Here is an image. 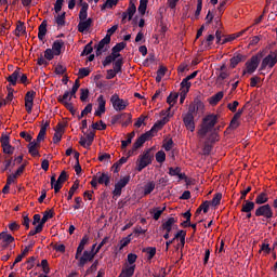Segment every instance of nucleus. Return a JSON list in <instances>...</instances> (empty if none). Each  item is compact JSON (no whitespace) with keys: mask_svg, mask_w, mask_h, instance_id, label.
<instances>
[{"mask_svg":"<svg viewBox=\"0 0 277 277\" xmlns=\"http://www.w3.org/2000/svg\"><path fill=\"white\" fill-rule=\"evenodd\" d=\"M217 122V116L214 114L208 115L202 119L197 134L199 137L205 138L206 135L211 132Z\"/></svg>","mask_w":277,"mask_h":277,"instance_id":"1","label":"nucleus"},{"mask_svg":"<svg viewBox=\"0 0 277 277\" xmlns=\"http://www.w3.org/2000/svg\"><path fill=\"white\" fill-rule=\"evenodd\" d=\"M255 208V202L250 201V200H245V203H242V212H251Z\"/></svg>","mask_w":277,"mask_h":277,"instance_id":"32","label":"nucleus"},{"mask_svg":"<svg viewBox=\"0 0 277 277\" xmlns=\"http://www.w3.org/2000/svg\"><path fill=\"white\" fill-rule=\"evenodd\" d=\"M19 25L16 26L15 28V36L19 37L21 32L26 34V27L24 26V23L18 22Z\"/></svg>","mask_w":277,"mask_h":277,"instance_id":"47","label":"nucleus"},{"mask_svg":"<svg viewBox=\"0 0 277 277\" xmlns=\"http://www.w3.org/2000/svg\"><path fill=\"white\" fill-rule=\"evenodd\" d=\"M202 9H203V1L202 0H197V10H196V13H195L196 18H199Z\"/></svg>","mask_w":277,"mask_h":277,"instance_id":"56","label":"nucleus"},{"mask_svg":"<svg viewBox=\"0 0 277 277\" xmlns=\"http://www.w3.org/2000/svg\"><path fill=\"white\" fill-rule=\"evenodd\" d=\"M155 158H156V161H158L159 163H162L166 161L167 155L163 150H159L156 153Z\"/></svg>","mask_w":277,"mask_h":277,"instance_id":"44","label":"nucleus"},{"mask_svg":"<svg viewBox=\"0 0 277 277\" xmlns=\"http://www.w3.org/2000/svg\"><path fill=\"white\" fill-rule=\"evenodd\" d=\"M40 266L42 267L43 273L49 274L50 267L47 260H42Z\"/></svg>","mask_w":277,"mask_h":277,"instance_id":"64","label":"nucleus"},{"mask_svg":"<svg viewBox=\"0 0 277 277\" xmlns=\"http://www.w3.org/2000/svg\"><path fill=\"white\" fill-rule=\"evenodd\" d=\"M58 183L64 184L68 181V174L66 171L61 172V175L57 179Z\"/></svg>","mask_w":277,"mask_h":277,"instance_id":"60","label":"nucleus"},{"mask_svg":"<svg viewBox=\"0 0 277 277\" xmlns=\"http://www.w3.org/2000/svg\"><path fill=\"white\" fill-rule=\"evenodd\" d=\"M36 96V91L30 90L26 93L25 102H34V98Z\"/></svg>","mask_w":277,"mask_h":277,"instance_id":"59","label":"nucleus"},{"mask_svg":"<svg viewBox=\"0 0 277 277\" xmlns=\"http://www.w3.org/2000/svg\"><path fill=\"white\" fill-rule=\"evenodd\" d=\"M179 97L180 93H170V95L167 97V104L170 105L168 111H170L171 107H173L177 103Z\"/></svg>","mask_w":277,"mask_h":277,"instance_id":"22","label":"nucleus"},{"mask_svg":"<svg viewBox=\"0 0 277 277\" xmlns=\"http://www.w3.org/2000/svg\"><path fill=\"white\" fill-rule=\"evenodd\" d=\"M156 188V183L155 181H149L147 182V184L144 186V196H148L150 195Z\"/></svg>","mask_w":277,"mask_h":277,"instance_id":"28","label":"nucleus"},{"mask_svg":"<svg viewBox=\"0 0 277 277\" xmlns=\"http://www.w3.org/2000/svg\"><path fill=\"white\" fill-rule=\"evenodd\" d=\"M181 89L183 91H186V93H189V90L192 88V82L189 81V79L186 77L181 81Z\"/></svg>","mask_w":277,"mask_h":277,"instance_id":"35","label":"nucleus"},{"mask_svg":"<svg viewBox=\"0 0 277 277\" xmlns=\"http://www.w3.org/2000/svg\"><path fill=\"white\" fill-rule=\"evenodd\" d=\"M0 143H1L2 148H5L6 146H9L11 144L10 143V136L9 135H2L1 138H0Z\"/></svg>","mask_w":277,"mask_h":277,"instance_id":"57","label":"nucleus"},{"mask_svg":"<svg viewBox=\"0 0 277 277\" xmlns=\"http://www.w3.org/2000/svg\"><path fill=\"white\" fill-rule=\"evenodd\" d=\"M64 3V0H56V2L54 3V11L56 14H58L62 11Z\"/></svg>","mask_w":277,"mask_h":277,"instance_id":"54","label":"nucleus"},{"mask_svg":"<svg viewBox=\"0 0 277 277\" xmlns=\"http://www.w3.org/2000/svg\"><path fill=\"white\" fill-rule=\"evenodd\" d=\"M126 47H127V43L124 41H122V42L115 44L114 48L111 49V51H114L116 53H120V51L124 50Z\"/></svg>","mask_w":277,"mask_h":277,"instance_id":"50","label":"nucleus"},{"mask_svg":"<svg viewBox=\"0 0 277 277\" xmlns=\"http://www.w3.org/2000/svg\"><path fill=\"white\" fill-rule=\"evenodd\" d=\"M79 87H80V81L79 79H76L71 91H69V95H70L69 101H71L72 97H76Z\"/></svg>","mask_w":277,"mask_h":277,"instance_id":"37","label":"nucleus"},{"mask_svg":"<svg viewBox=\"0 0 277 277\" xmlns=\"http://www.w3.org/2000/svg\"><path fill=\"white\" fill-rule=\"evenodd\" d=\"M89 3L84 2L83 6H81V10L79 12V19L80 22L88 19V11H89Z\"/></svg>","mask_w":277,"mask_h":277,"instance_id":"26","label":"nucleus"},{"mask_svg":"<svg viewBox=\"0 0 277 277\" xmlns=\"http://www.w3.org/2000/svg\"><path fill=\"white\" fill-rule=\"evenodd\" d=\"M135 137V131H132L128 134V140L121 141V149H126L130 144H132V140Z\"/></svg>","mask_w":277,"mask_h":277,"instance_id":"30","label":"nucleus"},{"mask_svg":"<svg viewBox=\"0 0 277 277\" xmlns=\"http://www.w3.org/2000/svg\"><path fill=\"white\" fill-rule=\"evenodd\" d=\"M111 124L121 123L122 127H128L132 123V115L130 113H123L111 117Z\"/></svg>","mask_w":277,"mask_h":277,"instance_id":"6","label":"nucleus"},{"mask_svg":"<svg viewBox=\"0 0 277 277\" xmlns=\"http://www.w3.org/2000/svg\"><path fill=\"white\" fill-rule=\"evenodd\" d=\"M92 44H93V42L90 41L89 43H87V44L84 45V50H83L82 53H81V56H82V57H83V56H88V55H90V54L93 53Z\"/></svg>","mask_w":277,"mask_h":277,"instance_id":"39","label":"nucleus"},{"mask_svg":"<svg viewBox=\"0 0 277 277\" xmlns=\"http://www.w3.org/2000/svg\"><path fill=\"white\" fill-rule=\"evenodd\" d=\"M238 106H239V102H237V101H234L233 103H228V104H227V108H228L232 113H236Z\"/></svg>","mask_w":277,"mask_h":277,"instance_id":"61","label":"nucleus"},{"mask_svg":"<svg viewBox=\"0 0 277 277\" xmlns=\"http://www.w3.org/2000/svg\"><path fill=\"white\" fill-rule=\"evenodd\" d=\"M143 252L148 254V260H151L157 254V249L154 247H148L143 249Z\"/></svg>","mask_w":277,"mask_h":277,"instance_id":"45","label":"nucleus"},{"mask_svg":"<svg viewBox=\"0 0 277 277\" xmlns=\"http://www.w3.org/2000/svg\"><path fill=\"white\" fill-rule=\"evenodd\" d=\"M223 98H224V92L220 91L215 93V95L209 98V104L211 106H216L220 103V101H222Z\"/></svg>","mask_w":277,"mask_h":277,"instance_id":"21","label":"nucleus"},{"mask_svg":"<svg viewBox=\"0 0 277 277\" xmlns=\"http://www.w3.org/2000/svg\"><path fill=\"white\" fill-rule=\"evenodd\" d=\"M79 189V181H75L71 188L68 192L67 200H71L75 196V193Z\"/></svg>","mask_w":277,"mask_h":277,"instance_id":"36","label":"nucleus"},{"mask_svg":"<svg viewBox=\"0 0 277 277\" xmlns=\"http://www.w3.org/2000/svg\"><path fill=\"white\" fill-rule=\"evenodd\" d=\"M146 143L145 138L141 135L134 143H133V150H137L138 148L143 147Z\"/></svg>","mask_w":277,"mask_h":277,"instance_id":"42","label":"nucleus"},{"mask_svg":"<svg viewBox=\"0 0 277 277\" xmlns=\"http://www.w3.org/2000/svg\"><path fill=\"white\" fill-rule=\"evenodd\" d=\"M78 76H79V79H84V77L90 76V68L88 67L79 68Z\"/></svg>","mask_w":277,"mask_h":277,"instance_id":"49","label":"nucleus"},{"mask_svg":"<svg viewBox=\"0 0 277 277\" xmlns=\"http://www.w3.org/2000/svg\"><path fill=\"white\" fill-rule=\"evenodd\" d=\"M47 26H48L47 19H43V22L39 25L38 38L40 41H43L44 37L47 36V32H48Z\"/></svg>","mask_w":277,"mask_h":277,"instance_id":"20","label":"nucleus"},{"mask_svg":"<svg viewBox=\"0 0 277 277\" xmlns=\"http://www.w3.org/2000/svg\"><path fill=\"white\" fill-rule=\"evenodd\" d=\"M268 200H269V197H268L267 193L261 192L255 198V205L263 206V205L267 203Z\"/></svg>","mask_w":277,"mask_h":277,"instance_id":"19","label":"nucleus"},{"mask_svg":"<svg viewBox=\"0 0 277 277\" xmlns=\"http://www.w3.org/2000/svg\"><path fill=\"white\" fill-rule=\"evenodd\" d=\"M69 97H70V92L69 91H65L63 96H58L57 97V101H58V103L61 105H64V104L68 103Z\"/></svg>","mask_w":277,"mask_h":277,"instance_id":"41","label":"nucleus"},{"mask_svg":"<svg viewBox=\"0 0 277 277\" xmlns=\"http://www.w3.org/2000/svg\"><path fill=\"white\" fill-rule=\"evenodd\" d=\"M154 160V154H151V149L145 150L142 155L138 156V159L136 161V170L138 172H142L144 169H146Z\"/></svg>","mask_w":277,"mask_h":277,"instance_id":"2","label":"nucleus"},{"mask_svg":"<svg viewBox=\"0 0 277 277\" xmlns=\"http://www.w3.org/2000/svg\"><path fill=\"white\" fill-rule=\"evenodd\" d=\"M54 22L57 24L58 27L66 26V12H63L61 14L57 13V15L54 16Z\"/></svg>","mask_w":277,"mask_h":277,"instance_id":"23","label":"nucleus"},{"mask_svg":"<svg viewBox=\"0 0 277 277\" xmlns=\"http://www.w3.org/2000/svg\"><path fill=\"white\" fill-rule=\"evenodd\" d=\"M119 0H106L105 3L101 5V11H105L106 9H114V6L118 5Z\"/></svg>","mask_w":277,"mask_h":277,"instance_id":"31","label":"nucleus"},{"mask_svg":"<svg viewBox=\"0 0 277 277\" xmlns=\"http://www.w3.org/2000/svg\"><path fill=\"white\" fill-rule=\"evenodd\" d=\"M96 175H97V182H98L100 185H103V184H105V186L110 185L111 177L108 173L98 172V173H96Z\"/></svg>","mask_w":277,"mask_h":277,"instance_id":"18","label":"nucleus"},{"mask_svg":"<svg viewBox=\"0 0 277 277\" xmlns=\"http://www.w3.org/2000/svg\"><path fill=\"white\" fill-rule=\"evenodd\" d=\"M222 198H223L222 193H216L210 202L211 206L213 207L220 206Z\"/></svg>","mask_w":277,"mask_h":277,"instance_id":"43","label":"nucleus"},{"mask_svg":"<svg viewBox=\"0 0 277 277\" xmlns=\"http://www.w3.org/2000/svg\"><path fill=\"white\" fill-rule=\"evenodd\" d=\"M195 117L194 115H183V121L184 124L186 126V130L194 132L195 131V121H194Z\"/></svg>","mask_w":277,"mask_h":277,"instance_id":"11","label":"nucleus"},{"mask_svg":"<svg viewBox=\"0 0 277 277\" xmlns=\"http://www.w3.org/2000/svg\"><path fill=\"white\" fill-rule=\"evenodd\" d=\"M80 92H81L80 100L82 101V103H85V101L90 96V90L89 89H81Z\"/></svg>","mask_w":277,"mask_h":277,"instance_id":"55","label":"nucleus"},{"mask_svg":"<svg viewBox=\"0 0 277 277\" xmlns=\"http://www.w3.org/2000/svg\"><path fill=\"white\" fill-rule=\"evenodd\" d=\"M163 129V126L160 121H157L153 127H151V132L158 133L160 130Z\"/></svg>","mask_w":277,"mask_h":277,"instance_id":"63","label":"nucleus"},{"mask_svg":"<svg viewBox=\"0 0 277 277\" xmlns=\"http://www.w3.org/2000/svg\"><path fill=\"white\" fill-rule=\"evenodd\" d=\"M206 141L209 142L212 146H214V144L219 142V135L216 134V132H211V134L207 137Z\"/></svg>","mask_w":277,"mask_h":277,"instance_id":"46","label":"nucleus"},{"mask_svg":"<svg viewBox=\"0 0 277 277\" xmlns=\"http://www.w3.org/2000/svg\"><path fill=\"white\" fill-rule=\"evenodd\" d=\"M167 210V207L163 206V208H154L151 209L150 213L153 215V219L155 221H159L160 216L162 215V213Z\"/></svg>","mask_w":277,"mask_h":277,"instance_id":"24","label":"nucleus"},{"mask_svg":"<svg viewBox=\"0 0 277 277\" xmlns=\"http://www.w3.org/2000/svg\"><path fill=\"white\" fill-rule=\"evenodd\" d=\"M134 273H135V265H131L123 268L119 277H132Z\"/></svg>","mask_w":277,"mask_h":277,"instance_id":"27","label":"nucleus"},{"mask_svg":"<svg viewBox=\"0 0 277 277\" xmlns=\"http://www.w3.org/2000/svg\"><path fill=\"white\" fill-rule=\"evenodd\" d=\"M132 234H130L128 237L123 238L122 240H120V247L119 250H122L124 247H127L128 245H130L131 240H132Z\"/></svg>","mask_w":277,"mask_h":277,"instance_id":"51","label":"nucleus"},{"mask_svg":"<svg viewBox=\"0 0 277 277\" xmlns=\"http://www.w3.org/2000/svg\"><path fill=\"white\" fill-rule=\"evenodd\" d=\"M261 64V58L259 55H253L251 57V60H249L248 62H246L245 66L246 69H243L242 71V76H245L246 74L252 75L256 71V69L259 68Z\"/></svg>","mask_w":277,"mask_h":277,"instance_id":"4","label":"nucleus"},{"mask_svg":"<svg viewBox=\"0 0 277 277\" xmlns=\"http://www.w3.org/2000/svg\"><path fill=\"white\" fill-rule=\"evenodd\" d=\"M131 181L130 175H126L119 181H117V184L115 185V189L113 190L114 197H120L122 195V189L129 184Z\"/></svg>","mask_w":277,"mask_h":277,"instance_id":"8","label":"nucleus"},{"mask_svg":"<svg viewBox=\"0 0 277 277\" xmlns=\"http://www.w3.org/2000/svg\"><path fill=\"white\" fill-rule=\"evenodd\" d=\"M110 103H111L114 109L117 111L124 110L129 106V102L120 98L119 95H117V93H115L110 97Z\"/></svg>","mask_w":277,"mask_h":277,"instance_id":"7","label":"nucleus"},{"mask_svg":"<svg viewBox=\"0 0 277 277\" xmlns=\"http://www.w3.org/2000/svg\"><path fill=\"white\" fill-rule=\"evenodd\" d=\"M65 72H67V67L63 66L62 64H57V66L55 67V74L64 75Z\"/></svg>","mask_w":277,"mask_h":277,"instance_id":"58","label":"nucleus"},{"mask_svg":"<svg viewBox=\"0 0 277 277\" xmlns=\"http://www.w3.org/2000/svg\"><path fill=\"white\" fill-rule=\"evenodd\" d=\"M65 48V42L63 40H55L52 43V51L55 56H60L62 54V49Z\"/></svg>","mask_w":277,"mask_h":277,"instance_id":"17","label":"nucleus"},{"mask_svg":"<svg viewBox=\"0 0 277 277\" xmlns=\"http://www.w3.org/2000/svg\"><path fill=\"white\" fill-rule=\"evenodd\" d=\"M113 66H114V70H115V72L118 75V74H120V72H122V68H123V66H124V61H123V58H119V60H117V61H115L114 62V64H113Z\"/></svg>","mask_w":277,"mask_h":277,"instance_id":"29","label":"nucleus"},{"mask_svg":"<svg viewBox=\"0 0 277 277\" xmlns=\"http://www.w3.org/2000/svg\"><path fill=\"white\" fill-rule=\"evenodd\" d=\"M148 8V0H141L140 1V6H138V12L144 16L146 14Z\"/></svg>","mask_w":277,"mask_h":277,"instance_id":"40","label":"nucleus"},{"mask_svg":"<svg viewBox=\"0 0 277 277\" xmlns=\"http://www.w3.org/2000/svg\"><path fill=\"white\" fill-rule=\"evenodd\" d=\"M255 217L263 216L267 222L271 221L274 216V212L272 210V206L269 203L259 206V208L254 212Z\"/></svg>","mask_w":277,"mask_h":277,"instance_id":"5","label":"nucleus"},{"mask_svg":"<svg viewBox=\"0 0 277 277\" xmlns=\"http://www.w3.org/2000/svg\"><path fill=\"white\" fill-rule=\"evenodd\" d=\"M89 241H90V237L88 235H84L77 248V251L75 254L76 260H79V256L82 254L84 247L89 243Z\"/></svg>","mask_w":277,"mask_h":277,"instance_id":"13","label":"nucleus"},{"mask_svg":"<svg viewBox=\"0 0 277 277\" xmlns=\"http://www.w3.org/2000/svg\"><path fill=\"white\" fill-rule=\"evenodd\" d=\"M212 149H213V145L206 141L203 143V149H202L203 156H210L212 153Z\"/></svg>","mask_w":277,"mask_h":277,"instance_id":"38","label":"nucleus"},{"mask_svg":"<svg viewBox=\"0 0 277 277\" xmlns=\"http://www.w3.org/2000/svg\"><path fill=\"white\" fill-rule=\"evenodd\" d=\"M246 61H247V55L235 53L233 58L230 60V68L235 69L239 63L246 62Z\"/></svg>","mask_w":277,"mask_h":277,"instance_id":"14","label":"nucleus"},{"mask_svg":"<svg viewBox=\"0 0 277 277\" xmlns=\"http://www.w3.org/2000/svg\"><path fill=\"white\" fill-rule=\"evenodd\" d=\"M21 75H22V69L19 67H16L15 71L6 78V81L10 83V85L15 87Z\"/></svg>","mask_w":277,"mask_h":277,"instance_id":"16","label":"nucleus"},{"mask_svg":"<svg viewBox=\"0 0 277 277\" xmlns=\"http://www.w3.org/2000/svg\"><path fill=\"white\" fill-rule=\"evenodd\" d=\"M11 167H15V161L12 162V159L4 160V167L2 168V172L9 171Z\"/></svg>","mask_w":277,"mask_h":277,"instance_id":"53","label":"nucleus"},{"mask_svg":"<svg viewBox=\"0 0 277 277\" xmlns=\"http://www.w3.org/2000/svg\"><path fill=\"white\" fill-rule=\"evenodd\" d=\"M55 56H56V54L54 53V51L52 49H47L44 51V58L47 61H49V62L53 61Z\"/></svg>","mask_w":277,"mask_h":277,"instance_id":"48","label":"nucleus"},{"mask_svg":"<svg viewBox=\"0 0 277 277\" xmlns=\"http://www.w3.org/2000/svg\"><path fill=\"white\" fill-rule=\"evenodd\" d=\"M92 24H93V18L92 17H89L84 21H81L78 24V31L81 32V34L88 31L90 29V27L92 26Z\"/></svg>","mask_w":277,"mask_h":277,"instance_id":"15","label":"nucleus"},{"mask_svg":"<svg viewBox=\"0 0 277 277\" xmlns=\"http://www.w3.org/2000/svg\"><path fill=\"white\" fill-rule=\"evenodd\" d=\"M55 216V212L53 210H47L43 212V216L41 217V222L45 224L49 220Z\"/></svg>","mask_w":277,"mask_h":277,"instance_id":"33","label":"nucleus"},{"mask_svg":"<svg viewBox=\"0 0 277 277\" xmlns=\"http://www.w3.org/2000/svg\"><path fill=\"white\" fill-rule=\"evenodd\" d=\"M14 147H12L11 143L6 146L3 147V153L4 155H10L12 156L14 154Z\"/></svg>","mask_w":277,"mask_h":277,"instance_id":"62","label":"nucleus"},{"mask_svg":"<svg viewBox=\"0 0 277 277\" xmlns=\"http://www.w3.org/2000/svg\"><path fill=\"white\" fill-rule=\"evenodd\" d=\"M96 254H97L96 251L95 252L84 251L83 255L79 256L78 259L79 260L78 266L84 267L87 263L91 262Z\"/></svg>","mask_w":277,"mask_h":277,"instance_id":"10","label":"nucleus"},{"mask_svg":"<svg viewBox=\"0 0 277 277\" xmlns=\"http://www.w3.org/2000/svg\"><path fill=\"white\" fill-rule=\"evenodd\" d=\"M97 109L95 110V117H102V115L106 111V101L103 95L97 97Z\"/></svg>","mask_w":277,"mask_h":277,"instance_id":"12","label":"nucleus"},{"mask_svg":"<svg viewBox=\"0 0 277 277\" xmlns=\"http://www.w3.org/2000/svg\"><path fill=\"white\" fill-rule=\"evenodd\" d=\"M0 240H2V243H12L15 241V238L11 234H8V232L3 230L0 234Z\"/></svg>","mask_w":277,"mask_h":277,"instance_id":"25","label":"nucleus"},{"mask_svg":"<svg viewBox=\"0 0 277 277\" xmlns=\"http://www.w3.org/2000/svg\"><path fill=\"white\" fill-rule=\"evenodd\" d=\"M135 12H136V5H135V3L130 2V6L128 8V10H127V12H126L127 15H128V19H129V21H132V18L134 17Z\"/></svg>","mask_w":277,"mask_h":277,"instance_id":"34","label":"nucleus"},{"mask_svg":"<svg viewBox=\"0 0 277 277\" xmlns=\"http://www.w3.org/2000/svg\"><path fill=\"white\" fill-rule=\"evenodd\" d=\"M276 64H277V51H271L269 54L264 56V60L262 61V64L259 70L263 71L267 67L272 69L276 66Z\"/></svg>","mask_w":277,"mask_h":277,"instance_id":"3","label":"nucleus"},{"mask_svg":"<svg viewBox=\"0 0 277 277\" xmlns=\"http://www.w3.org/2000/svg\"><path fill=\"white\" fill-rule=\"evenodd\" d=\"M95 137V132L94 131H90L87 135H85V140H87V146L90 147L94 141Z\"/></svg>","mask_w":277,"mask_h":277,"instance_id":"52","label":"nucleus"},{"mask_svg":"<svg viewBox=\"0 0 277 277\" xmlns=\"http://www.w3.org/2000/svg\"><path fill=\"white\" fill-rule=\"evenodd\" d=\"M177 222V220L173 216L169 217L167 222L162 223V230H166V234L163 235L164 240L170 239V233L172 232V226Z\"/></svg>","mask_w":277,"mask_h":277,"instance_id":"9","label":"nucleus"}]
</instances>
